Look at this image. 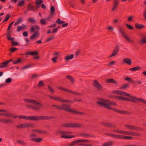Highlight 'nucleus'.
Wrapping results in <instances>:
<instances>
[{
    "label": "nucleus",
    "instance_id": "nucleus-1",
    "mask_svg": "<svg viewBox=\"0 0 146 146\" xmlns=\"http://www.w3.org/2000/svg\"><path fill=\"white\" fill-rule=\"evenodd\" d=\"M99 101H98L96 102V103L101 106L102 107L106 108L107 109L112 110L114 111L117 112L121 114H130L131 113L125 111L118 110L115 108H112L109 106V105H108L105 103H108L109 100H106L105 99L99 98Z\"/></svg>",
    "mask_w": 146,
    "mask_h": 146
},
{
    "label": "nucleus",
    "instance_id": "nucleus-2",
    "mask_svg": "<svg viewBox=\"0 0 146 146\" xmlns=\"http://www.w3.org/2000/svg\"><path fill=\"white\" fill-rule=\"evenodd\" d=\"M114 97L119 100L126 101L135 103H137V101L146 104V100L141 98H138L136 97H130L132 98L120 96H115Z\"/></svg>",
    "mask_w": 146,
    "mask_h": 146
},
{
    "label": "nucleus",
    "instance_id": "nucleus-3",
    "mask_svg": "<svg viewBox=\"0 0 146 146\" xmlns=\"http://www.w3.org/2000/svg\"><path fill=\"white\" fill-rule=\"evenodd\" d=\"M60 110L67 111L73 113L74 114H78L83 115L85 114L84 112L77 111L74 110H73L70 108V105L65 104H62L60 106Z\"/></svg>",
    "mask_w": 146,
    "mask_h": 146
},
{
    "label": "nucleus",
    "instance_id": "nucleus-4",
    "mask_svg": "<svg viewBox=\"0 0 146 146\" xmlns=\"http://www.w3.org/2000/svg\"><path fill=\"white\" fill-rule=\"evenodd\" d=\"M54 118V117L51 116H28L27 120L36 121L39 120H48Z\"/></svg>",
    "mask_w": 146,
    "mask_h": 146
},
{
    "label": "nucleus",
    "instance_id": "nucleus-5",
    "mask_svg": "<svg viewBox=\"0 0 146 146\" xmlns=\"http://www.w3.org/2000/svg\"><path fill=\"white\" fill-rule=\"evenodd\" d=\"M62 126L66 127L80 128L82 127V125L81 124L79 123H70L63 124Z\"/></svg>",
    "mask_w": 146,
    "mask_h": 146
},
{
    "label": "nucleus",
    "instance_id": "nucleus-6",
    "mask_svg": "<svg viewBox=\"0 0 146 146\" xmlns=\"http://www.w3.org/2000/svg\"><path fill=\"white\" fill-rule=\"evenodd\" d=\"M23 101L25 102L33 104L42 107L43 106V105L42 104L35 100L27 99H23Z\"/></svg>",
    "mask_w": 146,
    "mask_h": 146
},
{
    "label": "nucleus",
    "instance_id": "nucleus-7",
    "mask_svg": "<svg viewBox=\"0 0 146 146\" xmlns=\"http://www.w3.org/2000/svg\"><path fill=\"white\" fill-rule=\"evenodd\" d=\"M50 98L54 100L57 101H58L60 102L65 103V102H72L70 100H66L63 99L62 98L58 97H56L52 96H50L49 97Z\"/></svg>",
    "mask_w": 146,
    "mask_h": 146
},
{
    "label": "nucleus",
    "instance_id": "nucleus-8",
    "mask_svg": "<svg viewBox=\"0 0 146 146\" xmlns=\"http://www.w3.org/2000/svg\"><path fill=\"white\" fill-rule=\"evenodd\" d=\"M89 141L87 139H78L77 140L70 143L68 145V146H74L77 143H88Z\"/></svg>",
    "mask_w": 146,
    "mask_h": 146
},
{
    "label": "nucleus",
    "instance_id": "nucleus-9",
    "mask_svg": "<svg viewBox=\"0 0 146 146\" xmlns=\"http://www.w3.org/2000/svg\"><path fill=\"white\" fill-rule=\"evenodd\" d=\"M58 89L60 90L71 93L73 94H74L77 95H82V94L81 93H78L76 91H73L66 88H65L63 87H59L58 88Z\"/></svg>",
    "mask_w": 146,
    "mask_h": 146
},
{
    "label": "nucleus",
    "instance_id": "nucleus-10",
    "mask_svg": "<svg viewBox=\"0 0 146 146\" xmlns=\"http://www.w3.org/2000/svg\"><path fill=\"white\" fill-rule=\"evenodd\" d=\"M125 126L130 130L135 131H138L141 130V127L134 126L132 125H125Z\"/></svg>",
    "mask_w": 146,
    "mask_h": 146
},
{
    "label": "nucleus",
    "instance_id": "nucleus-11",
    "mask_svg": "<svg viewBox=\"0 0 146 146\" xmlns=\"http://www.w3.org/2000/svg\"><path fill=\"white\" fill-rule=\"evenodd\" d=\"M33 125L32 123H24L20 125H18L16 127L18 129L24 128L27 127H33Z\"/></svg>",
    "mask_w": 146,
    "mask_h": 146
},
{
    "label": "nucleus",
    "instance_id": "nucleus-12",
    "mask_svg": "<svg viewBox=\"0 0 146 146\" xmlns=\"http://www.w3.org/2000/svg\"><path fill=\"white\" fill-rule=\"evenodd\" d=\"M119 46L118 45H116L113 50V52L112 53L111 55L109 56L108 58H110L116 55L119 52Z\"/></svg>",
    "mask_w": 146,
    "mask_h": 146
},
{
    "label": "nucleus",
    "instance_id": "nucleus-13",
    "mask_svg": "<svg viewBox=\"0 0 146 146\" xmlns=\"http://www.w3.org/2000/svg\"><path fill=\"white\" fill-rule=\"evenodd\" d=\"M119 3V0H114L113 2V7L111 10V12L116 10Z\"/></svg>",
    "mask_w": 146,
    "mask_h": 146
},
{
    "label": "nucleus",
    "instance_id": "nucleus-14",
    "mask_svg": "<svg viewBox=\"0 0 146 146\" xmlns=\"http://www.w3.org/2000/svg\"><path fill=\"white\" fill-rule=\"evenodd\" d=\"M0 122L6 124H11L13 123V121L10 119H0Z\"/></svg>",
    "mask_w": 146,
    "mask_h": 146
},
{
    "label": "nucleus",
    "instance_id": "nucleus-15",
    "mask_svg": "<svg viewBox=\"0 0 146 146\" xmlns=\"http://www.w3.org/2000/svg\"><path fill=\"white\" fill-rule=\"evenodd\" d=\"M93 84L94 86L98 90H101L102 87L96 80H94L93 81Z\"/></svg>",
    "mask_w": 146,
    "mask_h": 146
},
{
    "label": "nucleus",
    "instance_id": "nucleus-16",
    "mask_svg": "<svg viewBox=\"0 0 146 146\" xmlns=\"http://www.w3.org/2000/svg\"><path fill=\"white\" fill-rule=\"evenodd\" d=\"M36 8L33 5L30 3L29 4L27 7V9L28 11L32 10L34 11L38 10L39 8H37L36 6Z\"/></svg>",
    "mask_w": 146,
    "mask_h": 146
},
{
    "label": "nucleus",
    "instance_id": "nucleus-17",
    "mask_svg": "<svg viewBox=\"0 0 146 146\" xmlns=\"http://www.w3.org/2000/svg\"><path fill=\"white\" fill-rule=\"evenodd\" d=\"M59 133L62 134L61 135V137L65 138H70L73 137L75 136L72 135H65L62 134L64 133V132L62 131H58Z\"/></svg>",
    "mask_w": 146,
    "mask_h": 146
},
{
    "label": "nucleus",
    "instance_id": "nucleus-18",
    "mask_svg": "<svg viewBox=\"0 0 146 146\" xmlns=\"http://www.w3.org/2000/svg\"><path fill=\"white\" fill-rule=\"evenodd\" d=\"M27 116L25 115H16L15 114L12 113L11 117L14 119L19 118V119H24L25 120L27 119Z\"/></svg>",
    "mask_w": 146,
    "mask_h": 146
},
{
    "label": "nucleus",
    "instance_id": "nucleus-19",
    "mask_svg": "<svg viewBox=\"0 0 146 146\" xmlns=\"http://www.w3.org/2000/svg\"><path fill=\"white\" fill-rule=\"evenodd\" d=\"M101 123L104 126L110 128H113L116 126L114 124L109 122H102Z\"/></svg>",
    "mask_w": 146,
    "mask_h": 146
},
{
    "label": "nucleus",
    "instance_id": "nucleus-20",
    "mask_svg": "<svg viewBox=\"0 0 146 146\" xmlns=\"http://www.w3.org/2000/svg\"><path fill=\"white\" fill-rule=\"evenodd\" d=\"M26 106L29 108L32 109L36 111L39 110L40 109V107L33 105H28L27 106Z\"/></svg>",
    "mask_w": 146,
    "mask_h": 146
},
{
    "label": "nucleus",
    "instance_id": "nucleus-21",
    "mask_svg": "<svg viewBox=\"0 0 146 146\" xmlns=\"http://www.w3.org/2000/svg\"><path fill=\"white\" fill-rule=\"evenodd\" d=\"M32 131L34 133L38 132L39 133L47 134L48 133L47 131L42 130L33 129L32 130Z\"/></svg>",
    "mask_w": 146,
    "mask_h": 146
},
{
    "label": "nucleus",
    "instance_id": "nucleus-22",
    "mask_svg": "<svg viewBox=\"0 0 146 146\" xmlns=\"http://www.w3.org/2000/svg\"><path fill=\"white\" fill-rule=\"evenodd\" d=\"M42 138H41L34 137L30 139V140L37 143H39L42 140Z\"/></svg>",
    "mask_w": 146,
    "mask_h": 146
},
{
    "label": "nucleus",
    "instance_id": "nucleus-23",
    "mask_svg": "<svg viewBox=\"0 0 146 146\" xmlns=\"http://www.w3.org/2000/svg\"><path fill=\"white\" fill-rule=\"evenodd\" d=\"M38 51H33V52H27L25 54V55H30L31 56H35L38 54Z\"/></svg>",
    "mask_w": 146,
    "mask_h": 146
},
{
    "label": "nucleus",
    "instance_id": "nucleus-24",
    "mask_svg": "<svg viewBox=\"0 0 146 146\" xmlns=\"http://www.w3.org/2000/svg\"><path fill=\"white\" fill-rule=\"evenodd\" d=\"M39 35V33L38 31H35L33 34L30 38V39L35 38H37Z\"/></svg>",
    "mask_w": 146,
    "mask_h": 146
},
{
    "label": "nucleus",
    "instance_id": "nucleus-25",
    "mask_svg": "<svg viewBox=\"0 0 146 146\" xmlns=\"http://www.w3.org/2000/svg\"><path fill=\"white\" fill-rule=\"evenodd\" d=\"M11 31L10 30H8V29H7V39L9 40H13V38L11 37H10L11 36Z\"/></svg>",
    "mask_w": 146,
    "mask_h": 146
},
{
    "label": "nucleus",
    "instance_id": "nucleus-26",
    "mask_svg": "<svg viewBox=\"0 0 146 146\" xmlns=\"http://www.w3.org/2000/svg\"><path fill=\"white\" fill-rule=\"evenodd\" d=\"M80 135L82 136H84L86 138H88L91 137H93V136L90 134L88 133H81Z\"/></svg>",
    "mask_w": 146,
    "mask_h": 146
},
{
    "label": "nucleus",
    "instance_id": "nucleus-27",
    "mask_svg": "<svg viewBox=\"0 0 146 146\" xmlns=\"http://www.w3.org/2000/svg\"><path fill=\"white\" fill-rule=\"evenodd\" d=\"M135 28L138 29H141L143 28H145L144 25L138 23L135 24Z\"/></svg>",
    "mask_w": 146,
    "mask_h": 146
},
{
    "label": "nucleus",
    "instance_id": "nucleus-28",
    "mask_svg": "<svg viewBox=\"0 0 146 146\" xmlns=\"http://www.w3.org/2000/svg\"><path fill=\"white\" fill-rule=\"evenodd\" d=\"M43 2L42 0H35V3H36V6L37 8H40V4Z\"/></svg>",
    "mask_w": 146,
    "mask_h": 146
},
{
    "label": "nucleus",
    "instance_id": "nucleus-29",
    "mask_svg": "<svg viewBox=\"0 0 146 146\" xmlns=\"http://www.w3.org/2000/svg\"><path fill=\"white\" fill-rule=\"evenodd\" d=\"M113 142L111 141L104 143L102 146H113Z\"/></svg>",
    "mask_w": 146,
    "mask_h": 146
},
{
    "label": "nucleus",
    "instance_id": "nucleus-30",
    "mask_svg": "<svg viewBox=\"0 0 146 146\" xmlns=\"http://www.w3.org/2000/svg\"><path fill=\"white\" fill-rule=\"evenodd\" d=\"M123 61L125 63L129 65H131L132 63L131 60L129 58H125L123 60Z\"/></svg>",
    "mask_w": 146,
    "mask_h": 146
},
{
    "label": "nucleus",
    "instance_id": "nucleus-31",
    "mask_svg": "<svg viewBox=\"0 0 146 146\" xmlns=\"http://www.w3.org/2000/svg\"><path fill=\"white\" fill-rule=\"evenodd\" d=\"M35 28L37 30H38L40 29L38 25H35V27L34 26H32L30 29V31L31 33H33L34 31Z\"/></svg>",
    "mask_w": 146,
    "mask_h": 146
},
{
    "label": "nucleus",
    "instance_id": "nucleus-32",
    "mask_svg": "<svg viewBox=\"0 0 146 146\" xmlns=\"http://www.w3.org/2000/svg\"><path fill=\"white\" fill-rule=\"evenodd\" d=\"M106 82L108 83H114L115 84H117V82L113 78L108 79L106 80Z\"/></svg>",
    "mask_w": 146,
    "mask_h": 146
},
{
    "label": "nucleus",
    "instance_id": "nucleus-33",
    "mask_svg": "<svg viewBox=\"0 0 146 146\" xmlns=\"http://www.w3.org/2000/svg\"><path fill=\"white\" fill-rule=\"evenodd\" d=\"M1 64H0V68H1L6 67L8 64L7 61L2 62Z\"/></svg>",
    "mask_w": 146,
    "mask_h": 146
},
{
    "label": "nucleus",
    "instance_id": "nucleus-34",
    "mask_svg": "<svg viewBox=\"0 0 146 146\" xmlns=\"http://www.w3.org/2000/svg\"><path fill=\"white\" fill-rule=\"evenodd\" d=\"M12 113H0V115L4 116L7 117H11Z\"/></svg>",
    "mask_w": 146,
    "mask_h": 146
},
{
    "label": "nucleus",
    "instance_id": "nucleus-35",
    "mask_svg": "<svg viewBox=\"0 0 146 146\" xmlns=\"http://www.w3.org/2000/svg\"><path fill=\"white\" fill-rule=\"evenodd\" d=\"M74 55L73 54H71L70 55L67 56L65 58V59L66 61L72 59L74 57Z\"/></svg>",
    "mask_w": 146,
    "mask_h": 146
},
{
    "label": "nucleus",
    "instance_id": "nucleus-36",
    "mask_svg": "<svg viewBox=\"0 0 146 146\" xmlns=\"http://www.w3.org/2000/svg\"><path fill=\"white\" fill-rule=\"evenodd\" d=\"M141 67L140 66H137L129 68V70L131 71L138 70H140L141 69Z\"/></svg>",
    "mask_w": 146,
    "mask_h": 146
},
{
    "label": "nucleus",
    "instance_id": "nucleus-37",
    "mask_svg": "<svg viewBox=\"0 0 146 146\" xmlns=\"http://www.w3.org/2000/svg\"><path fill=\"white\" fill-rule=\"evenodd\" d=\"M71 101L72 102H68L69 103H73L75 102H80L82 101V100L81 98H74L73 99V101Z\"/></svg>",
    "mask_w": 146,
    "mask_h": 146
},
{
    "label": "nucleus",
    "instance_id": "nucleus-38",
    "mask_svg": "<svg viewBox=\"0 0 146 146\" xmlns=\"http://www.w3.org/2000/svg\"><path fill=\"white\" fill-rule=\"evenodd\" d=\"M66 77L67 79H69L70 80V81L72 82V83H74V78L71 76L70 75L66 76Z\"/></svg>",
    "mask_w": 146,
    "mask_h": 146
},
{
    "label": "nucleus",
    "instance_id": "nucleus-39",
    "mask_svg": "<svg viewBox=\"0 0 146 146\" xmlns=\"http://www.w3.org/2000/svg\"><path fill=\"white\" fill-rule=\"evenodd\" d=\"M21 62L22 60L21 59L19 58H18L17 59L13 61V63L14 64H17L21 63Z\"/></svg>",
    "mask_w": 146,
    "mask_h": 146
},
{
    "label": "nucleus",
    "instance_id": "nucleus-40",
    "mask_svg": "<svg viewBox=\"0 0 146 146\" xmlns=\"http://www.w3.org/2000/svg\"><path fill=\"white\" fill-rule=\"evenodd\" d=\"M123 37H124V38L126 39V40L128 42H131V43H134V42L133 40H131L129 37L127 36L126 35H123Z\"/></svg>",
    "mask_w": 146,
    "mask_h": 146
},
{
    "label": "nucleus",
    "instance_id": "nucleus-41",
    "mask_svg": "<svg viewBox=\"0 0 146 146\" xmlns=\"http://www.w3.org/2000/svg\"><path fill=\"white\" fill-rule=\"evenodd\" d=\"M50 16H53L54 13L55 11V9L54 7L53 6H52L50 7Z\"/></svg>",
    "mask_w": 146,
    "mask_h": 146
},
{
    "label": "nucleus",
    "instance_id": "nucleus-42",
    "mask_svg": "<svg viewBox=\"0 0 146 146\" xmlns=\"http://www.w3.org/2000/svg\"><path fill=\"white\" fill-rule=\"evenodd\" d=\"M14 38H13V40H9L11 41V43L12 44V46H15L19 44V43L18 42L14 41L13 40Z\"/></svg>",
    "mask_w": 146,
    "mask_h": 146
},
{
    "label": "nucleus",
    "instance_id": "nucleus-43",
    "mask_svg": "<svg viewBox=\"0 0 146 146\" xmlns=\"http://www.w3.org/2000/svg\"><path fill=\"white\" fill-rule=\"evenodd\" d=\"M25 1L23 0L22 1H20L17 4V6L18 7H22L24 4Z\"/></svg>",
    "mask_w": 146,
    "mask_h": 146
},
{
    "label": "nucleus",
    "instance_id": "nucleus-44",
    "mask_svg": "<svg viewBox=\"0 0 146 146\" xmlns=\"http://www.w3.org/2000/svg\"><path fill=\"white\" fill-rule=\"evenodd\" d=\"M17 143L21 144L25 146L26 145V143L24 141L20 140H18L17 141Z\"/></svg>",
    "mask_w": 146,
    "mask_h": 146
},
{
    "label": "nucleus",
    "instance_id": "nucleus-45",
    "mask_svg": "<svg viewBox=\"0 0 146 146\" xmlns=\"http://www.w3.org/2000/svg\"><path fill=\"white\" fill-rule=\"evenodd\" d=\"M32 64H27L25 65L24 66L22 67L21 68V69L22 70L25 69L27 68H29L32 66Z\"/></svg>",
    "mask_w": 146,
    "mask_h": 146
},
{
    "label": "nucleus",
    "instance_id": "nucleus-46",
    "mask_svg": "<svg viewBox=\"0 0 146 146\" xmlns=\"http://www.w3.org/2000/svg\"><path fill=\"white\" fill-rule=\"evenodd\" d=\"M125 79L127 81L129 82L133 83L134 82V81L131 78L128 77H125Z\"/></svg>",
    "mask_w": 146,
    "mask_h": 146
},
{
    "label": "nucleus",
    "instance_id": "nucleus-47",
    "mask_svg": "<svg viewBox=\"0 0 146 146\" xmlns=\"http://www.w3.org/2000/svg\"><path fill=\"white\" fill-rule=\"evenodd\" d=\"M129 87V84H125L120 88V89H126L128 87Z\"/></svg>",
    "mask_w": 146,
    "mask_h": 146
},
{
    "label": "nucleus",
    "instance_id": "nucleus-48",
    "mask_svg": "<svg viewBox=\"0 0 146 146\" xmlns=\"http://www.w3.org/2000/svg\"><path fill=\"white\" fill-rule=\"evenodd\" d=\"M10 16L9 15V14H7L5 17V18L3 22V23H4L5 21H6L8 20L10 18Z\"/></svg>",
    "mask_w": 146,
    "mask_h": 146
},
{
    "label": "nucleus",
    "instance_id": "nucleus-49",
    "mask_svg": "<svg viewBox=\"0 0 146 146\" xmlns=\"http://www.w3.org/2000/svg\"><path fill=\"white\" fill-rule=\"evenodd\" d=\"M123 95L126 96H129V98H131L130 97H135V96H132L131 95L129 94L124 92H123Z\"/></svg>",
    "mask_w": 146,
    "mask_h": 146
},
{
    "label": "nucleus",
    "instance_id": "nucleus-50",
    "mask_svg": "<svg viewBox=\"0 0 146 146\" xmlns=\"http://www.w3.org/2000/svg\"><path fill=\"white\" fill-rule=\"evenodd\" d=\"M130 135L133 136H139L140 135V134L138 133L133 132H131Z\"/></svg>",
    "mask_w": 146,
    "mask_h": 146
},
{
    "label": "nucleus",
    "instance_id": "nucleus-51",
    "mask_svg": "<svg viewBox=\"0 0 146 146\" xmlns=\"http://www.w3.org/2000/svg\"><path fill=\"white\" fill-rule=\"evenodd\" d=\"M125 25L130 30H132L133 29V27L130 25L126 23Z\"/></svg>",
    "mask_w": 146,
    "mask_h": 146
},
{
    "label": "nucleus",
    "instance_id": "nucleus-52",
    "mask_svg": "<svg viewBox=\"0 0 146 146\" xmlns=\"http://www.w3.org/2000/svg\"><path fill=\"white\" fill-rule=\"evenodd\" d=\"M17 49L15 47H11V48L10 49V51H11V52L10 54L11 55V53L12 52H14L16 50H17Z\"/></svg>",
    "mask_w": 146,
    "mask_h": 146
},
{
    "label": "nucleus",
    "instance_id": "nucleus-53",
    "mask_svg": "<svg viewBox=\"0 0 146 146\" xmlns=\"http://www.w3.org/2000/svg\"><path fill=\"white\" fill-rule=\"evenodd\" d=\"M123 91L120 90H116L115 91V93L117 94L123 95Z\"/></svg>",
    "mask_w": 146,
    "mask_h": 146
},
{
    "label": "nucleus",
    "instance_id": "nucleus-54",
    "mask_svg": "<svg viewBox=\"0 0 146 146\" xmlns=\"http://www.w3.org/2000/svg\"><path fill=\"white\" fill-rule=\"evenodd\" d=\"M56 23L57 24H60L64 23V21H61L60 18H58L56 21Z\"/></svg>",
    "mask_w": 146,
    "mask_h": 146
},
{
    "label": "nucleus",
    "instance_id": "nucleus-55",
    "mask_svg": "<svg viewBox=\"0 0 146 146\" xmlns=\"http://www.w3.org/2000/svg\"><path fill=\"white\" fill-rule=\"evenodd\" d=\"M108 103V104H107L108 105H109V106H110V105H117V104L115 102H110L109 101L108 102V103Z\"/></svg>",
    "mask_w": 146,
    "mask_h": 146
},
{
    "label": "nucleus",
    "instance_id": "nucleus-56",
    "mask_svg": "<svg viewBox=\"0 0 146 146\" xmlns=\"http://www.w3.org/2000/svg\"><path fill=\"white\" fill-rule=\"evenodd\" d=\"M119 31L120 32V33L122 35V36H123V35H124V32L123 31V29L121 27H119Z\"/></svg>",
    "mask_w": 146,
    "mask_h": 146
},
{
    "label": "nucleus",
    "instance_id": "nucleus-57",
    "mask_svg": "<svg viewBox=\"0 0 146 146\" xmlns=\"http://www.w3.org/2000/svg\"><path fill=\"white\" fill-rule=\"evenodd\" d=\"M52 106L57 109L60 110V106L59 105L53 104L52 105Z\"/></svg>",
    "mask_w": 146,
    "mask_h": 146
},
{
    "label": "nucleus",
    "instance_id": "nucleus-58",
    "mask_svg": "<svg viewBox=\"0 0 146 146\" xmlns=\"http://www.w3.org/2000/svg\"><path fill=\"white\" fill-rule=\"evenodd\" d=\"M78 145H82V146H92V145L90 144H88L84 143H79Z\"/></svg>",
    "mask_w": 146,
    "mask_h": 146
},
{
    "label": "nucleus",
    "instance_id": "nucleus-59",
    "mask_svg": "<svg viewBox=\"0 0 146 146\" xmlns=\"http://www.w3.org/2000/svg\"><path fill=\"white\" fill-rule=\"evenodd\" d=\"M44 84L43 82L42 81H40L38 84V86L39 87H41L43 86Z\"/></svg>",
    "mask_w": 146,
    "mask_h": 146
},
{
    "label": "nucleus",
    "instance_id": "nucleus-60",
    "mask_svg": "<svg viewBox=\"0 0 146 146\" xmlns=\"http://www.w3.org/2000/svg\"><path fill=\"white\" fill-rule=\"evenodd\" d=\"M12 81V79L9 78L6 79L5 80V82L7 83H9Z\"/></svg>",
    "mask_w": 146,
    "mask_h": 146
},
{
    "label": "nucleus",
    "instance_id": "nucleus-61",
    "mask_svg": "<svg viewBox=\"0 0 146 146\" xmlns=\"http://www.w3.org/2000/svg\"><path fill=\"white\" fill-rule=\"evenodd\" d=\"M57 58L58 57L57 56L54 57L52 59V60L54 62L56 63L57 62Z\"/></svg>",
    "mask_w": 146,
    "mask_h": 146
},
{
    "label": "nucleus",
    "instance_id": "nucleus-62",
    "mask_svg": "<svg viewBox=\"0 0 146 146\" xmlns=\"http://www.w3.org/2000/svg\"><path fill=\"white\" fill-rule=\"evenodd\" d=\"M28 20L30 23H35V20L33 19L29 18L28 19Z\"/></svg>",
    "mask_w": 146,
    "mask_h": 146
},
{
    "label": "nucleus",
    "instance_id": "nucleus-63",
    "mask_svg": "<svg viewBox=\"0 0 146 146\" xmlns=\"http://www.w3.org/2000/svg\"><path fill=\"white\" fill-rule=\"evenodd\" d=\"M45 19H40V23L43 25H45L46 24V22L45 21Z\"/></svg>",
    "mask_w": 146,
    "mask_h": 146
},
{
    "label": "nucleus",
    "instance_id": "nucleus-64",
    "mask_svg": "<svg viewBox=\"0 0 146 146\" xmlns=\"http://www.w3.org/2000/svg\"><path fill=\"white\" fill-rule=\"evenodd\" d=\"M141 43H146V38H144L141 40Z\"/></svg>",
    "mask_w": 146,
    "mask_h": 146
}]
</instances>
